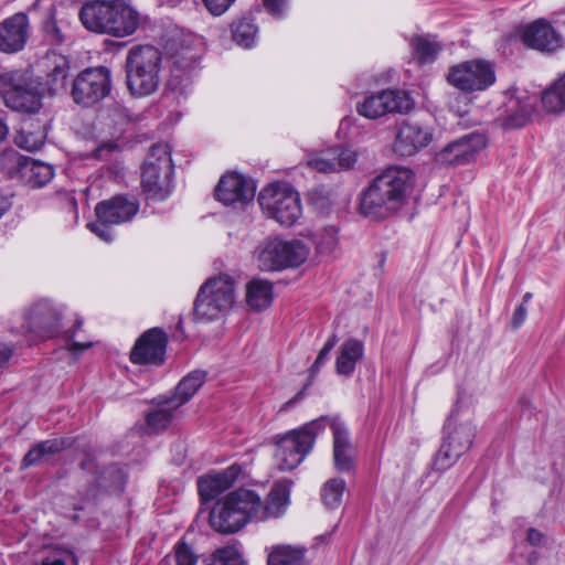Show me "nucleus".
<instances>
[{
  "mask_svg": "<svg viewBox=\"0 0 565 565\" xmlns=\"http://www.w3.org/2000/svg\"><path fill=\"white\" fill-rule=\"evenodd\" d=\"M291 482H276L265 500L254 490L239 488L218 500L210 512V524L220 533H235L249 522L281 518L290 503Z\"/></svg>",
  "mask_w": 565,
  "mask_h": 565,
  "instance_id": "f257e3e1",
  "label": "nucleus"
},
{
  "mask_svg": "<svg viewBox=\"0 0 565 565\" xmlns=\"http://www.w3.org/2000/svg\"><path fill=\"white\" fill-rule=\"evenodd\" d=\"M412 186L411 169L391 167L377 175L363 192L360 211L371 218H386L405 204Z\"/></svg>",
  "mask_w": 565,
  "mask_h": 565,
  "instance_id": "f03ea898",
  "label": "nucleus"
},
{
  "mask_svg": "<svg viewBox=\"0 0 565 565\" xmlns=\"http://www.w3.org/2000/svg\"><path fill=\"white\" fill-rule=\"evenodd\" d=\"M161 52L151 45L134 46L126 58L127 87L134 96L154 93L161 78Z\"/></svg>",
  "mask_w": 565,
  "mask_h": 565,
  "instance_id": "7ed1b4c3",
  "label": "nucleus"
},
{
  "mask_svg": "<svg viewBox=\"0 0 565 565\" xmlns=\"http://www.w3.org/2000/svg\"><path fill=\"white\" fill-rule=\"evenodd\" d=\"M477 427L469 414L454 409L444 425V436L435 459L434 468L445 471L454 466L472 446Z\"/></svg>",
  "mask_w": 565,
  "mask_h": 565,
  "instance_id": "20e7f679",
  "label": "nucleus"
},
{
  "mask_svg": "<svg viewBox=\"0 0 565 565\" xmlns=\"http://www.w3.org/2000/svg\"><path fill=\"white\" fill-rule=\"evenodd\" d=\"M235 302V281L226 274L206 279L196 294L193 316L196 321L212 322L226 316Z\"/></svg>",
  "mask_w": 565,
  "mask_h": 565,
  "instance_id": "39448f33",
  "label": "nucleus"
},
{
  "mask_svg": "<svg viewBox=\"0 0 565 565\" xmlns=\"http://www.w3.org/2000/svg\"><path fill=\"white\" fill-rule=\"evenodd\" d=\"M327 416L305 424L301 428L291 430L276 444L275 459L278 469L289 471L298 467L311 451L316 437L326 428Z\"/></svg>",
  "mask_w": 565,
  "mask_h": 565,
  "instance_id": "423d86ee",
  "label": "nucleus"
},
{
  "mask_svg": "<svg viewBox=\"0 0 565 565\" xmlns=\"http://www.w3.org/2000/svg\"><path fill=\"white\" fill-rule=\"evenodd\" d=\"M40 82L24 71H11L0 75V95L13 110L35 114L42 108Z\"/></svg>",
  "mask_w": 565,
  "mask_h": 565,
  "instance_id": "0eeeda50",
  "label": "nucleus"
},
{
  "mask_svg": "<svg viewBox=\"0 0 565 565\" xmlns=\"http://www.w3.org/2000/svg\"><path fill=\"white\" fill-rule=\"evenodd\" d=\"M173 164L167 143L151 147L142 168L141 185L148 198L164 200L171 193Z\"/></svg>",
  "mask_w": 565,
  "mask_h": 565,
  "instance_id": "6e6552de",
  "label": "nucleus"
},
{
  "mask_svg": "<svg viewBox=\"0 0 565 565\" xmlns=\"http://www.w3.org/2000/svg\"><path fill=\"white\" fill-rule=\"evenodd\" d=\"M262 210L279 224L294 225L301 215L299 194L287 183H273L258 194Z\"/></svg>",
  "mask_w": 565,
  "mask_h": 565,
  "instance_id": "1a4fd4ad",
  "label": "nucleus"
},
{
  "mask_svg": "<svg viewBox=\"0 0 565 565\" xmlns=\"http://www.w3.org/2000/svg\"><path fill=\"white\" fill-rule=\"evenodd\" d=\"M139 211V201L127 195H116L109 200L99 202L95 207L96 222L89 223L88 228L105 242H110L113 236L108 225H119L131 221Z\"/></svg>",
  "mask_w": 565,
  "mask_h": 565,
  "instance_id": "9d476101",
  "label": "nucleus"
},
{
  "mask_svg": "<svg viewBox=\"0 0 565 565\" xmlns=\"http://www.w3.org/2000/svg\"><path fill=\"white\" fill-rule=\"evenodd\" d=\"M309 248L300 241H267L258 250V267L263 271L282 270L300 266L308 257Z\"/></svg>",
  "mask_w": 565,
  "mask_h": 565,
  "instance_id": "9b49d317",
  "label": "nucleus"
},
{
  "mask_svg": "<svg viewBox=\"0 0 565 565\" xmlns=\"http://www.w3.org/2000/svg\"><path fill=\"white\" fill-rule=\"evenodd\" d=\"M111 73L105 66L88 67L72 82L71 97L81 107H92L109 95Z\"/></svg>",
  "mask_w": 565,
  "mask_h": 565,
  "instance_id": "f8f14e48",
  "label": "nucleus"
},
{
  "mask_svg": "<svg viewBox=\"0 0 565 565\" xmlns=\"http://www.w3.org/2000/svg\"><path fill=\"white\" fill-rule=\"evenodd\" d=\"M0 166L8 177L18 179L32 189L44 186L54 175L51 164L24 157L14 150L2 153Z\"/></svg>",
  "mask_w": 565,
  "mask_h": 565,
  "instance_id": "ddd939ff",
  "label": "nucleus"
},
{
  "mask_svg": "<svg viewBox=\"0 0 565 565\" xmlns=\"http://www.w3.org/2000/svg\"><path fill=\"white\" fill-rule=\"evenodd\" d=\"M447 79L461 92H480L494 84L495 72L490 62L471 60L450 67Z\"/></svg>",
  "mask_w": 565,
  "mask_h": 565,
  "instance_id": "4468645a",
  "label": "nucleus"
},
{
  "mask_svg": "<svg viewBox=\"0 0 565 565\" xmlns=\"http://www.w3.org/2000/svg\"><path fill=\"white\" fill-rule=\"evenodd\" d=\"M413 106L414 102L406 92L384 89L366 96L356 105V111L365 118L377 119L391 113H408Z\"/></svg>",
  "mask_w": 565,
  "mask_h": 565,
  "instance_id": "2eb2a0df",
  "label": "nucleus"
},
{
  "mask_svg": "<svg viewBox=\"0 0 565 565\" xmlns=\"http://www.w3.org/2000/svg\"><path fill=\"white\" fill-rule=\"evenodd\" d=\"M63 313L62 305L49 299L39 300L25 312L24 328L40 337H51L60 329Z\"/></svg>",
  "mask_w": 565,
  "mask_h": 565,
  "instance_id": "dca6fc26",
  "label": "nucleus"
},
{
  "mask_svg": "<svg viewBox=\"0 0 565 565\" xmlns=\"http://www.w3.org/2000/svg\"><path fill=\"white\" fill-rule=\"evenodd\" d=\"M486 147L482 134H468L443 148L436 160L443 164H465L475 159L476 154Z\"/></svg>",
  "mask_w": 565,
  "mask_h": 565,
  "instance_id": "f3484780",
  "label": "nucleus"
},
{
  "mask_svg": "<svg viewBox=\"0 0 565 565\" xmlns=\"http://www.w3.org/2000/svg\"><path fill=\"white\" fill-rule=\"evenodd\" d=\"M166 347V333L159 328H152L136 342L130 360L135 364L160 365L164 362Z\"/></svg>",
  "mask_w": 565,
  "mask_h": 565,
  "instance_id": "a211bd4d",
  "label": "nucleus"
},
{
  "mask_svg": "<svg viewBox=\"0 0 565 565\" xmlns=\"http://www.w3.org/2000/svg\"><path fill=\"white\" fill-rule=\"evenodd\" d=\"M358 160L354 150L344 147H333L320 152L310 153L307 164L323 173H333L351 169Z\"/></svg>",
  "mask_w": 565,
  "mask_h": 565,
  "instance_id": "6ab92c4d",
  "label": "nucleus"
},
{
  "mask_svg": "<svg viewBox=\"0 0 565 565\" xmlns=\"http://www.w3.org/2000/svg\"><path fill=\"white\" fill-rule=\"evenodd\" d=\"M169 87L178 93H183L191 84L192 77L198 74L200 55L193 49L186 47L171 56Z\"/></svg>",
  "mask_w": 565,
  "mask_h": 565,
  "instance_id": "aec40b11",
  "label": "nucleus"
},
{
  "mask_svg": "<svg viewBox=\"0 0 565 565\" xmlns=\"http://www.w3.org/2000/svg\"><path fill=\"white\" fill-rule=\"evenodd\" d=\"M333 436V462L339 472H350L355 466V448L350 440L349 431L338 417H327Z\"/></svg>",
  "mask_w": 565,
  "mask_h": 565,
  "instance_id": "412c9836",
  "label": "nucleus"
},
{
  "mask_svg": "<svg viewBox=\"0 0 565 565\" xmlns=\"http://www.w3.org/2000/svg\"><path fill=\"white\" fill-rule=\"evenodd\" d=\"M256 186L250 179L237 173L221 178L215 189L216 199L225 205L246 204L255 196Z\"/></svg>",
  "mask_w": 565,
  "mask_h": 565,
  "instance_id": "4be33fe9",
  "label": "nucleus"
},
{
  "mask_svg": "<svg viewBox=\"0 0 565 565\" xmlns=\"http://www.w3.org/2000/svg\"><path fill=\"white\" fill-rule=\"evenodd\" d=\"M431 141V134L419 124L404 121L396 131L393 150L401 157H411L426 148Z\"/></svg>",
  "mask_w": 565,
  "mask_h": 565,
  "instance_id": "5701e85b",
  "label": "nucleus"
},
{
  "mask_svg": "<svg viewBox=\"0 0 565 565\" xmlns=\"http://www.w3.org/2000/svg\"><path fill=\"white\" fill-rule=\"evenodd\" d=\"M30 24L28 15L15 13L0 23V51L15 53L21 51L29 39Z\"/></svg>",
  "mask_w": 565,
  "mask_h": 565,
  "instance_id": "b1692460",
  "label": "nucleus"
},
{
  "mask_svg": "<svg viewBox=\"0 0 565 565\" xmlns=\"http://www.w3.org/2000/svg\"><path fill=\"white\" fill-rule=\"evenodd\" d=\"M243 475V467L239 463H233L220 472L200 477L198 479V490L201 499L203 501L213 500L230 489Z\"/></svg>",
  "mask_w": 565,
  "mask_h": 565,
  "instance_id": "393cba45",
  "label": "nucleus"
},
{
  "mask_svg": "<svg viewBox=\"0 0 565 565\" xmlns=\"http://www.w3.org/2000/svg\"><path fill=\"white\" fill-rule=\"evenodd\" d=\"M522 40L527 46L542 52H553L561 46V35L544 19H539L525 26Z\"/></svg>",
  "mask_w": 565,
  "mask_h": 565,
  "instance_id": "a878e982",
  "label": "nucleus"
},
{
  "mask_svg": "<svg viewBox=\"0 0 565 565\" xmlns=\"http://www.w3.org/2000/svg\"><path fill=\"white\" fill-rule=\"evenodd\" d=\"M139 13L121 0L111 1L107 34L124 38L132 34L139 26Z\"/></svg>",
  "mask_w": 565,
  "mask_h": 565,
  "instance_id": "bb28decb",
  "label": "nucleus"
},
{
  "mask_svg": "<svg viewBox=\"0 0 565 565\" xmlns=\"http://www.w3.org/2000/svg\"><path fill=\"white\" fill-rule=\"evenodd\" d=\"M536 97L526 92L511 95L505 104L503 126L505 128L523 127L534 111Z\"/></svg>",
  "mask_w": 565,
  "mask_h": 565,
  "instance_id": "cd10ccee",
  "label": "nucleus"
},
{
  "mask_svg": "<svg viewBox=\"0 0 565 565\" xmlns=\"http://www.w3.org/2000/svg\"><path fill=\"white\" fill-rule=\"evenodd\" d=\"M110 10L111 1L95 0L82 7L79 19L87 30L107 34Z\"/></svg>",
  "mask_w": 565,
  "mask_h": 565,
  "instance_id": "c85d7f7f",
  "label": "nucleus"
},
{
  "mask_svg": "<svg viewBox=\"0 0 565 565\" xmlns=\"http://www.w3.org/2000/svg\"><path fill=\"white\" fill-rule=\"evenodd\" d=\"M364 354L363 342L358 339H348L340 348L335 360V372L339 375L350 376L355 370L356 363Z\"/></svg>",
  "mask_w": 565,
  "mask_h": 565,
  "instance_id": "c756f323",
  "label": "nucleus"
},
{
  "mask_svg": "<svg viewBox=\"0 0 565 565\" xmlns=\"http://www.w3.org/2000/svg\"><path fill=\"white\" fill-rule=\"evenodd\" d=\"M306 553L302 546L277 544L268 552L267 565H308Z\"/></svg>",
  "mask_w": 565,
  "mask_h": 565,
  "instance_id": "7c9ffc66",
  "label": "nucleus"
},
{
  "mask_svg": "<svg viewBox=\"0 0 565 565\" xmlns=\"http://www.w3.org/2000/svg\"><path fill=\"white\" fill-rule=\"evenodd\" d=\"M50 64L47 65L46 86L52 95L65 90L66 82L70 74V62L63 55L49 57Z\"/></svg>",
  "mask_w": 565,
  "mask_h": 565,
  "instance_id": "2f4dec72",
  "label": "nucleus"
},
{
  "mask_svg": "<svg viewBox=\"0 0 565 565\" xmlns=\"http://www.w3.org/2000/svg\"><path fill=\"white\" fill-rule=\"evenodd\" d=\"M70 446L66 438H54L43 440L31 448L22 460L23 468H29L39 465L43 459L58 454Z\"/></svg>",
  "mask_w": 565,
  "mask_h": 565,
  "instance_id": "473e14b6",
  "label": "nucleus"
},
{
  "mask_svg": "<svg viewBox=\"0 0 565 565\" xmlns=\"http://www.w3.org/2000/svg\"><path fill=\"white\" fill-rule=\"evenodd\" d=\"M204 381L205 372L194 371L188 374L180 381L175 387L174 395L169 398L168 404H172V407L179 408L196 393V391L203 385Z\"/></svg>",
  "mask_w": 565,
  "mask_h": 565,
  "instance_id": "72a5a7b5",
  "label": "nucleus"
},
{
  "mask_svg": "<svg viewBox=\"0 0 565 565\" xmlns=\"http://www.w3.org/2000/svg\"><path fill=\"white\" fill-rule=\"evenodd\" d=\"M247 305L255 311L268 308L273 301V285L263 279H253L246 288Z\"/></svg>",
  "mask_w": 565,
  "mask_h": 565,
  "instance_id": "f704fd0d",
  "label": "nucleus"
},
{
  "mask_svg": "<svg viewBox=\"0 0 565 565\" xmlns=\"http://www.w3.org/2000/svg\"><path fill=\"white\" fill-rule=\"evenodd\" d=\"M541 102L547 113L557 114L565 110V73L543 92Z\"/></svg>",
  "mask_w": 565,
  "mask_h": 565,
  "instance_id": "c9c22d12",
  "label": "nucleus"
},
{
  "mask_svg": "<svg viewBox=\"0 0 565 565\" xmlns=\"http://www.w3.org/2000/svg\"><path fill=\"white\" fill-rule=\"evenodd\" d=\"M412 47L415 57L422 64L434 62L441 51V44L435 38L424 35L415 36L412 40Z\"/></svg>",
  "mask_w": 565,
  "mask_h": 565,
  "instance_id": "e433bc0d",
  "label": "nucleus"
},
{
  "mask_svg": "<svg viewBox=\"0 0 565 565\" xmlns=\"http://www.w3.org/2000/svg\"><path fill=\"white\" fill-rule=\"evenodd\" d=\"M231 30L234 42L244 49H249L253 46L256 34L258 32V29L254 24L253 20L248 18H242L237 21H234L231 25Z\"/></svg>",
  "mask_w": 565,
  "mask_h": 565,
  "instance_id": "4c0bfd02",
  "label": "nucleus"
},
{
  "mask_svg": "<svg viewBox=\"0 0 565 565\" xmlns=\"http://www.w3.org/2000/svg\"><path fill=\"white\" fill-rule=\"evenodd\" d=\"M345 488V481L341 478H333L324 482L321 488V499L324 507L329 510L338 509L342 502Z\"/></svg>",
  "mask_w": 565,
  "mask_h": 565,
  "instance_id": "58836bf2",
  "label": "nucleus"
},
{
  "mask_svg": "<svg viewBox=\"0 0 565 565\" xmlns=\"http://www.w3.org/2000/svg\"><path fill=\"white\" fill-rule=\"evenodd\" d=\"M169 398L163 402L157 409L149 412L146 416L148 427L152 431L166 429L172 419V412L175 409L172 404H168Z\"/></svg>",
  "mask_w": 565,
  "mask_h": 565,
  "instance_id": "ea45409f",
  "label": "nucleus"
},
{
  "mask_svg": "<svg viewBox=\"0 0 565 565\" xmlns=\"http://www.w3.org/2000/svg\"><path fill=\"white\" fill-rule=\"evenodd\" d=\"M42 30L45 40L52 45H60L64 42L65 35L55 19V6L51 4L47 11V18L42 23Z\"/></svg>",
  "mask_w": 565,
  "mask_h": 565,
  "instance_id": "a19ab883",
  "label": "nucleus"
},
{
  "mask_svg": "<svg viewBox=\"0 0 565 565\" xmlns=\"http://www.w3.org/2000/svg\"><path fill=\"white\" fill-rule=\"evenodd\" d=\"M207 565H247L239 551L233 546L217 548Z\"/></svg>",
  "mask_w": 565,
  "mask_h": 565,
  "instance_id": "79ce46f5",
  "label": "nucleus"
},
{
  "mask_svg": "<svg viewBox=\"0 0 565 565\" xmlns=\"http://www.w3.org/2000/svg\"><path fill=\"white\" fill-rule=\"evenodd\" d=\"M15 143L24 150L36 151L44 143V136L42 134L29 132L21 130L15 136Z\"/></svg>",
  "mask_w": 565,
  "mask_h": 565,
  "instance_id": "37998d69",
  "label": "nucleus"
},
{
  "mask_svg": "<svg viewBox=\"0 0 565 565\" xmlns=\"http://www.w3.org/2000/svg\"><path fill=\"white\" fill-rule=\"evenodd\" d=\"M338 245V235L334 227L324 228L317 242V248L322 254L332 253Z\"/></svg>",
  "mask_w": 565,
  "mask_h": 565,
  "instance_id": "c03bdc74",
  "label": "nucleus"
},
{
  "mask_svg": "<svg viewBox=\"0 0 565 565\" xmlns=\"http://www.w3.org/2000/svg\"><path fill=\"white\" fill-rule=\"evenodd\" d=\"M175 562L177 565H196L198 557L188 544L180 543L175 546Z\"/></svg>",
  "mask_w": 565,
  "mask_h": 565,
  "instance_id": "a18cd8bd",
  "label": "nucleus"
},
{
  "mask_svg": "<svg viewBox=\"0 0 565 565\" xmlns=\"http://www.w3.org/2000/svg\"><path fill=\"white\" fill-rule=\"evenodd\" d=\"M206 9L213 15L223 14L235 0H203Z\"/></svg>",
  "mask_w": 565,
  "mask_h": 565,
  "instance_id": "49530a36",
  "label": "nucleus"
},
{
  "mask_svg": "<svg viewBox=\"0 0 565 565\" xmlns=\"http://www.w3.org/2000/svg\"><path fill=\"white\" fill-rule=\"evenodd\" d=\"M263 4L271 15L281 18L286 7V0H263Z\"/></svg>",
  "mask_w": 565,
  "mask_h": 565,
  "instance_id": "de8ad7c7",
  "label": "nucleus"
},
{
  "mask_svg": "<svg viewBox=\"0 0 565 565\" xmlns=\"http://www.w3.org/2000/svg\"><path fill=\"white\" fill-rule=\"evenodd\" d=\"M526 316H527V307L524 305H519L515 308L513 316H512V320H511L512 327L514 329L520 328L524 323Z\"/></svg>",
  "mask_w": 565,
  "mask_h": 565,
  "instance_id": "09e8293b",
  "label": "nucleus"
},
{
  "mask_svg": "<svg viewBox=\"0 0 565 565\" xmlns=\"http://www.w3.org/2000/svg\"><path fill=\"white\" fill-rule=\"evenodd\" d=\"M526 540L533 546H542L545 543L544 534L534 527L527 530Z\"/></svg>",
  "mask_w": 565,
  "mask_h": 565,
  "instance_id": "8fccbe9b",
  "label": "nucleus"
},
{
  "mask_svg": "<svg viewBox=\"0 0 565 565\" xmlns=\"http://www.w3.org/2000/svg\"><path fill=\"white\" fill-rule=\"evenodd\" d=\"M330 352L331 351L327 350L324 347L320 350V352L318 353V356H317L315 363L312 364V366L310 369L312 374H316L319 371V369L321 367V365L324 364V362L327 361Z\"/></svg>",
  "mask_w": 565,
  "mask_h": 565,
  "instance_id": "3c124183",
  "label": "nucleus"
},
{
  "mask_svg": "<svg viewBox=\"0 0 565 565\" xmlns=\"http://www.w3.org/2000/svg\"><path fill=\"white\" fill-rule=\"evenodd\" d=\"M12 352V348L9 344L0 341V367L4 366L9 362Z\"/></svg>",
  "mask_w": 565,
  "mask_h": 565,
  "instance_id": "603ef678",
  "label": "nucleus"
},
{
  "mask_svg": "<svg viewBox=\"0 0 565 565\" xmlns=\"http://www.w3.org/2000/svg\"><path fill=\"white\" fill-rule=\"evenodd\" d=\"M93 345V342H78V341H73L71 343V347H70V350L73 352V353H81L83 351H85L86 349L90 348Z\"/></svg>",
  "mask_w": 565,
  "mask_h": 565,
  "instance_id": "864d4df0",
  "label": "nucleus"
},
{
  "mask_svg": "<svg viewBox=\"0 0 565 565\" xmlns=\"http://www.w3.org/2000/svg\"><path fill=\"white\" fill-rule=\"evenodd\" d=\"M11 207L10 198L0 195V217Z\"/></svg>",
  "mask_w": 565,
  "mask_h": 565,
  "instance_id": "5fc2aeb1",
  "label": "nucleus"
},
{
  "mask_svg": "<svg viewBox=\"0 0 565 565\" xmlns=\"http://www.w3.org/2000/svg\"><path fill=\"white\" fill-rule=\"evenodd\" d=\"M303 391H305V388H303L302 391H300L299 393H297V394H296L291 399H289L288 402H286V403L282 405L281 409H287V408H289V407H290L291 405H294L298 399H300V398H301V396L303 395Z\"/></svg>",
  "mask_w": 565,
  "mask_h": 565,
  "instance_id": "6e6d98bb",
  "label": "nucleus"
},
{
  "mask_svg": "<svg viewBox=\"0 0 565 565\" xmlns=\"http://www.w3.org/2000/svg\"><path fill=\"white\" fill-rule=\"evenodd\" d=\"M337 342H338V337H337V334H332V335L327 340V342L324 343V345H323V347H324L327 350H330V351H331V350L334 348V345L337 344Z\"/></svg>",
  "mask_w": 565,
  "mask_h": 565,
  "instance_id": "4d7b16f0",
  "label": "nucleus"
},
{
  "mask_svg": "<svg viewBox=\"0 0 565 565\" xmlns=\"http://www.w3.org/2000/svg\"><path fill=\"white\" fill-rule=\"evenodd\" d=\"M337 342H338V337H337V334H332V335L327 340V342L324 343V345H323V347H324L327 350H330V351H331V350L334 348V345L337 344Z\"/></svg>",
  "mask_w": 565,
  "mask_h": 565,
  "instance_id": "13d9d810",
  "label": "nucleus"
},
{
  "mask_svg": "<svg viewBox=\"0 0 565 565\" xmlns=\"http://www.w3.org/2000/svg\"><path fill=\"white\" fill-rule=\"evenodd\" d=\"M8 136V127L3 122V120L0 119V142H2Z\"/></svg>",
  "mask_w": 565,
  "mask_h": 565,
  "instance_id": "bf43d9fd",
  "label": "nucleus"
},
{
  "mask_svg": "<svg viewBox=\"0 0 565 565\" xmlns=\"http://www.w3.org/2000/svg\"><path fill=\"white\" fill-rule=\"evenodd\" d=\"M532 297H533L532 292H526L523 296L522 302L520 305L526 306V303L532 299Z\"/></svg>",
  "mask_w": 565,
  "mask_h": 565,
  "instance_id": "052dcab7",
  "label": "nucleus"
},
{
  "mask_svg": "<svg viewBox=\"0 0 565 565\" xmlns=\"http://www.w3.org/2000/svg\"><path fill=\"white\" fill-rule=\"evenodd\" d=\"M41 1L42 0H35L34 3L32 4V8L33 9H39L40 8V4H41Z\"/></svg>",
  "mask_w": 565,
  "mask_h": 565,
  "instance_id": "680f3d73",
  "label": "nucleus"
},
{
  "mask_svg": "<svg viewBox=\"0 0 565 565\" xmlns=\"http://www.w3.org/2000/svg\"><path fill=\"white\" fill-rule=\"evenodd\" d=\"M75 324H76V329H77V330H78V329H81V327H82V324H83V320H82V319H76Z\"/></svg>",
  "mask_w": 565,
  "mask_h": 565,
  "instance_id": "e2e57ef3",
  "label": "nucleus"
}]
</instances>
